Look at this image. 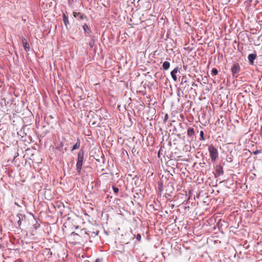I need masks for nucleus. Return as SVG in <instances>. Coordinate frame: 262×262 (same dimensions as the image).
<instances>
[{
    "instance_id": "nucleus-8",
    "label": "nucleus",
    "mask_w": 262,
    "mask_h": 262,
    "mask_svg": "<svg viewBox=\"0 0 262 262\" xmlns=\"http://www.w3.org/2000/svg\"><path fill=\"white\" fill-rule=\"evenodd\" d=\"M82 165H83L82 161H77L76 170L78 174H80L81 173Z\"/></svg>"
},
{
    "instance_id": "nucleus-24",
    "label": "nucleus",
    "mask_w": 262,
    "mask_h": 262,
    "mask_svg": "<svg viewBox=\"0 0 262 262\" xmlns=\"http://www.w3.org/2000/svg\"><path fill=\"white\" fill-rule=\"evenodd\" d=\"M168 119V115L166 114L165 115V117H164V122H166L167 121Z\"/></svg>"
},
{
    "instance_id": "nucleus-1",
    "label": "nucleus",
    "mask_w": 262,
    "mask_h": 262,
    "mask_svg": "<svg viewBox=\"0 0 262 262\" xmlns=\"http://www.w3.org/2000/svg\"><path fill=\"white\" fill-rule=\"evenodd\" d=\"M208 151L211 161L214 162L218 158L219 156L217 149L212 145H210L208 147Z\"/></svg>"
},
{
    "instance_id": "nucleus-10",
    "label": "nucleus",
    "mask_w": 262,
    "mask_h": 262,
    "mask_svg": "<svg viewBox=\"0 0 262 262\" xmlns=\"http://www.w3.org/2000/svg\"><path fill=\"white\" fill-rule=\"evenodd\" d=\"M80 140L79 138H77L76 143L73 145L72 151L77 149L80 147Z\"/></svg>"
},
{
    "instance_id": "nucleus-22",
    "label": "nucleus",
    "mask_w": 262,
    "mask_h": 262,
    "mask_svg": "<svg viewBox=\"0 0 262 262\" xmlns=\"http://www.w3.org/2000/svg\"><path fill=\"white\" fill-rule=\"evenodd\" d=\"M261 152V150H256L255 151H253V154L254 155H257L258 154H260Z\"/></svg>"
},
{
    "instance_id": "nucleus-16",
    "label": "nucleus",
    "mask_w": 262,
    "mask_h": 262,
    "mask_svg": "<svg viewBox=\"0 0 262 262\" xmlns=\"http://www.w3.org/2000/svg\"><path fill=\"white\" fill-rule=\"evenodd\" d=\"M216 172L218 173L219 174H223V168L221 166H219L216 168Z\"/></svg>"
},
{
    "instance_id": "nucleus-28",
    "label": "nucleus",
    "mask_w": 262,
    "mask_h": 262,
    "mask_svg": "<svg viewBox=\"0 0 262 262\" xmlns=\"http://www.w3.org/2000/svg\"><path fill=\"white\" fill-rule=\"evenodd\" d=\"M39 224H38V225H35V228L37 229V227H39Z\"/></svg>"
},
{
    "instance_id": "nucleus-23",
    "label": "nucleus",
    "mask_w": 262,
    "mask_h": 262,
    "mask_svg": "<svg viewBox=\"0 0 262 262\" xmlns=\"http://www.w3.org/2000/svg\"><path fill=\"white\" fill-rule=\"evenodd\" d=\"M71 236H78V234L75 232H73L72 233H71Z\"/></svg>"
},
{
    "instance_id": "nucleus-21",
    "label": "nucleus",
    "mask_w": 262,
    "mask_h": 262,
    "mask_svg": "<svg viewBox=\"0 0 262 262\" xmlns=\"http://www.w3.org/2000/svg\"><path fill=\"white\" fill-rule=\"evenodd\" d=\"M81 234H83V233H84V234L85 235H87V236H89V234H88V233L86 232V230L85 229H83L81 230Z\"/></svg>"
},
{
    "instance_id": "nucleus-4",
    "label": "nucleus",
    "mask_w": 262,
    "mask_h": 262,
    "mask_svg": "<svg viewBox=\"0 0 262 262\" xmlns=\"http://www.w3.org/2000/svg\"><path fill=\"white\" fill-rule=\"evenodd\" d=\"M21 41L23 43V47L26 51L28 52L30 50V46L29 43L27 42V40L24 38H21Z\"/></svg>"
},
{
    "instance_id": "nucleus-26",
    "label": "nucleus",
    "mask_w": 262,
    "mask_h": 262,
    "mask_svg": "<svg viewBox=\"0 0 262 262\" xmlns=\"http://www.w3.org/2000/svg\"><path fill=\"white\" fill-rule=\"evenodd\" d=\"M73 0H69L68 3L69 5H71Z\"/></svg>"
},
{
    "instance_id": "nucleus-3",
    "label": "nucleus",
    "mask_w": 262,
    "mask_h": 262,
    "mask_svg": "<svg viewBox=\"0 0 262 262\" xmlns=\"http://www.w3.org/2000/svg\"><path fill=\"white\" fill-rule=\"evenodd\" d=\"M178 72H179V68L177 67L170 73L172 78L175 82L177 81V77L176 74Z\"/></svg>"
},
{
    "instance_id": "nucleus-13",
    "label": "nucleus",
    "mask_w": 262,
    "mask_h": 262,
    "mask_svg": "<svg viewBox=\"0 0 262 262\" xmlns=\"http://www.w3.org/2000/svg\"><path fill=\"white\" fill-rule=\"evenodd\" d=\"M62 17H63V23H64V24L65 26H66V27H68V24H69V19H68V16H67L66 15V14H63Z\"/></svg>"
},
{
    "instance_id": "nucleus-2",
    "label": "nucleus",
    "mask_w": 262,
    "mask_h": 262,
    "mask_svg": "<svg viewBox=\"0 0 262 262\" xmlns=\"http://www.w3.org/2000/svg\"><path fill=\"white\" fill-rule=\"evenodd\" d=\"M241 68L238 63H235L231 68V72L233 77H237V74L239 72Z\"/></svg>"
},
{
    "instance_id": "nucleus-25",
    "label": "nucleus",
    "mask_w": 262,
    "mask_h": 262,
    "mask_svg": "<svg viewBox=\"0 0 262 262\" xmlns=\"http://www.w3.org/2000/svg\"><path fill=\"white\" fill-rule=\"evenodd\" d=\"M136 238H137V239L138 241H140L141 238L140 234H138L137 235V237H136Z\"/></svg>"
},
{
    "instance_id": "nucleus-12",
    "label": "nucleus",
    "mask_w": 262,
    "mask_h": 262,
    "mask_svg": "<svg viewBox=\"0 0 262 262\" xmlns=\"http://www.w3.org/2000/svg\"><path fill=\"white\" fill-rule=\"evenodd\" d=\"M170 67V63L168 61H165L163 62L162 68L164 70H167Z\"/></svg>"
},
{
    "instance_id": "nucleus-29",
    "label": "nucleus",
    "mask_w": 262,
    "mask_h": 262,
    "mask_svg": "<svg viewBox=\"0 0 262 262\" xmlns=\"http://www.w3.org/2000/svg\"><path fill=\"white\" fill-rule=\"evenodd\" d=\"M252 1H253V0H249V1L250 2H252Z\"/></svg>"
},
{
    "instance_id": "nucleus-11",
    "label": "nucleus",
    "mask_w": 262,
    "mask_h": 262,
    "mask_svg": "<svg viewBox=\"0 0 262 262\" xmlns=\"http://www.w3.org/2000/svg\"><path fill=\"white\" fill-rule=\"evenodd\" d=\"M194 135V130L192 127H189L187 129V136L189 137H192Z\"/></svg>"
},
{
    "instance_id": "nucleus-17",
    "label": "nucleus",
    "mask_w": 262,
    "mask_h": 262,
    "mask_svg": "<svg viewBox=\"0 0 262 262\" xmlns=\"http://www.w3.org/2000/svg\"><path fill=\"white\" fill-rule=\"evenodd\" d=\"M94 44H95V39L94 38H92L89 42V45L90 46V48L92 49L94 46Z\"/></svg>"
},
{
    "instance_id": "nucleus-20",
    "label": "nucleus",
    "mask_w": 262,
    "mask_h": 262,
    "mask_svg": "<svg viewBox=\"0 0 262 262\" xmlns=\"http://www.w3.org/2000/svg\"><path fill=\"white\" fill-rule=\"evenodd\" d=\"M113 191L115 193H117L119 191V188L116 187H115V186H113Z\"/></svg>"
},
{
    "instance_id": "nucleus-7",
    "label": "nucleus",
    "mask_w": 262,
    "mask_h": 262,
    "mask_svg": "<svg viewBox=\"0 0 262 262\" xmlns=\"http://www.w3.org/2000/svg\"><path fill=\"white\" fill-rule=\"evenodd\" d=\"M84 150L82 149H80L78 154L77 161L83 162V159H84Z\"/></svg>"
},
{
    "instance_id": "nucleus-9",
    "label": "nucleus",
    "mask_w": 262,
    "mask_h": 262,
    "mask_svg": "<svg viewBox=\"0 0 262 262\" xmlns=\"http://www.w3.org/2000/svg\"><path fill=\"white\" fill-rule=\"evenodd\" d=\"M83 30L84 31V33L85 34H88V35H90V34L91 33V30L90 29V28L88 26L87 24H84L83 25Z\"/></svg>"
},
{
    "instance_id": "nucleus-19",
    "label": "nucleus",
    "mask_w": 262,
    "mask_h": 262,
    "mask_svg": "<svg viewBox=\"0 0 262 262\" xmlns=\"http://www.w3.org/2000/svg\"><path fill=\"white\" fill-rule=\"evenodd\" d=\"M200 140H202V141L205 140V138L204 137V132H203V131H201V132H200Z\"/></svg>"
},
{
    "instance_id": "nucleus-14",
    "label": "nucleus",
    "mask_w": 262,
    "mask_h": 262,
    "mask_svg": "<svg viewBox=\"0 0 262 262\" xmlns=\"http://www.w3.org/2000/svg\"><path fill=\"white\" fill-rule=\"evenodd\" d=\"M73 15L75 17H76L77 16H78V15H79V18L80 19H83L85 17V16L84 15L81 14L79 12H73Z\"/></svg>"
},
{
    "instance_id": "nucleus-6",
    "label": "nucleus",
    "mask_w": 262,
    "mask_h": 262,
    "mask_svg": "<svg viewBox=\"0 0 262 262\" xmlns=\"http://www.w3.org/2000/svg\"><path fill=\"white\" fill-rule=\"evenodd\" d=\"M17 217L18 218V220L17 221V224L18 226H20L21 224V221L26 220V217L25 215H23L20 213H18L17 215Z\"/></svg>"
},
{
    "instance_id": "nucleus-18",
    "label": "nucleus",
    "mask_w": 262,
    "mask_h": 262,
    "mask_svg": "<svg viewBox=\"0 0 262 262\" xmlns=\"http://www.w3.org/2000/svg\"><path fill=\"white\" fill-rule=\"evenodd\" d=\"M218 73V71L216 69L213 68L211 71V75L214 76L217 75Z\"/></svg>"
},
{
    "instance_id": "nucleus-5",
    "label": "nucleus",
    "mask_w": 262,
    "mask_h": 262,
    "mask_svg": "<svg viewBox=\"0 0 262 262\" xmlns=\"http://www.w3.org/2000/svg\"><path fill=\"white\" fill-rule=\"evenodd\" d=\"M257 55L256 53L250 54L248 56V59L250 64H254V60L256 59Z\"/></svg>"
},
{
    "instance_id": "nucleus-27",
    "label": "nucleus",
    "mask_w": 262,
    "mask_h": 262,
    "mask_svg": "<svg viewBox=\"0 0 262 262\" xmlns=\"http://www.w3.org/2000/svg\"><path fill=\"white\" fill-rule=\"evenodd\" d=\"M95 262H101V261L99 259H97Z\"/></svg>"
},
{
    "instance_id": "nucleus-15",
    "label": "nucleus",
    "mask_w": 262,
    "mask_h": 262,
    "mask_svg": "<svg viewBox=\"0 0 262 262\" xmlns=\"http://www.w3.org/2000/svg\"><path fill=\"white\" fill-rule=\"evenodd\" d=\"M188 82V77L186 75H184L182 77L181 79V84H183L184 83H186Z\"/></svg>"
}]
</instances>
